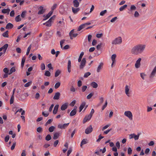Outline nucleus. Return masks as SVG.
Masks as SVG:
<instances>
[{
	"instance_id": "obj_1",
	"label": "nucleus",
	"mask_w": 156,
	"mask_h": 156,
	"mask_svg": "<svg viewBox=\"0 0 156 156\" xmlns=\"http://www.w3.org/2000/svg\"><path fill=\"white\" fill-rule=\"evenodd\" d=\"M145 45L138 44L134 46L131 49V53L135 55H138L141 54L144 50Z\"/></svg>"
},
{
	"instance_id": "obj_2",
	"label": "nucleus",
	"mask_w": 156,
	"mask_h": 156,
	"mask_svg": "<svg viewBox=\"0 0 156 156\" xmlns=\"http://www.w3.org/2000/svg\"><path fill=\"white\" fill-rule=\"evenodd\" d=\"M122 38L120 37H119L112 41V44L115 45L120 44L122 43Z\"/></svg>"
},
{
	"instance_id": "obj_3",
	"label": "nucleus",
	"mask_w": 156,
	"mask_h": 156,
	"mask_svg": "<svg viewBox=\"0 0 156 156\" xmlns=\"http://www.w3.org/2000/svg\"><path fill=\"white\" fill-rule=\"evenodd\" d=\"M124 115L127 117L130 120L133 119V115L132 112L129 111H126L124 112Z\"/></svg>"
},
{
	"instance_id": "obj_4",
	"label": "nucleus",
	"mask_w": 156,
	"mask_h": 156,
	"mask_svg": "<svg viewBox=\"0 0 156 156\" xmlns=\"http://www.w3.org/2000/svg\"><path fill=\"white\" fill-rule=\"evenodd\" d=\"M80 65L79 66L80 69H83L85 66L86 61L85 58H83L80 62Z\"/></svg>"
},
{
	"instance_id": "obj_5",
	"label": "nucleus",
	"mask_w": 156,
	"mask_h": 156,
	"mask_svg": "<svg viewBox=\"0 0 156 156\" xmlns=\"http://www.w3.org/2000/svg\"><path fill=\"white\" fill-rule=\"evenodd\" d=\"M130 87L129 86L126 85L125 87V92L126 95L128 97H129L130 94L131 92L130 90Z\"/></svg>"
},
{
	"instance_id": "obj_6",
	"label": "nucleus",
	"mask_w": 156,
	"mask_h": 156,
	"mask_svg": "<svg viewBox=\"0 0 156 156\" xmlns=\"http://www.w3.org/2000/svg\"><path fill=\"white\" fill-rule=\"evenodd\" d=\"M116 57V55L115 54H114L112 55L111 59L112 61V63L111 65V66L112 67H113L114 66V64H115L116 62V60L115 59Z\"/></svg>"
},
{
	"instance_id": "obj_7",
	"label": "nucleus",
	"mask_w": 156,
	"mask_h": 156,
	"mask_svg": "<svg viewBox=\"0 0 156 156\" xmlns=\"http://www.w3.org/2000/svg\"><path fill=\"white\" fill-rule=\"evenodd\" d=\"M74 30H71L69 33V35L71 39H73V37H76L78 35L77 33H73Z\"/></svg>"
},
{
	"instance_id": "obj_8",
	"label": "nucleus",
	"mask_w": 156,
	"mask_h": 156,
	"mask_svg": "<svg viewBox=\"0 0 156 156\" xmlns=\"http://www.w3.org/2000/svg\"><path fill=\"white\" fill-rule=\"evenodd\" d=\"M141 59L140 58H139L136 61L135 64V67L136 68L138 69L140 67V62Z\"/></svg>"
},
{
	"instance_id": "obj_9",
	"label": "nucleus",
	"mask_w": 156,
	"mask_h": 156,
	"mask_svg": "<svg viewBox=\"0 0 156 156\" xmlns=\"http://www.w3.org/2000/svg\"><path fill=\"white\" fill-rule=\"evenodd\" d=\"M92 116L91 115H88L86 116L83 119V122L85 123L87 121H88L90 120Z\"/></svg>"
},
{
	"instance_id": "obj_10",
	"label": "nucleus",
	"mask_w": 156,
	"mask_h": 156,
	"mask_svg": "<svg viewBox=\"0 0 156 156\" xmlns=\"http://www.w3.org/2000/svg\"><path fill=\"white\" fill-rule=\"evenodd\" d=\"M93 131V128L91 125L88 127L85 130V133L86 134H88L91 133Z\"/></svg>"
},
{
	"instance_id": "obj_11",
	"label": "nucleus",
	"mask_w": 156,
	"mask_h": 156,
	"mask_svg": "<svg viewBox=\"0 0 156 156\" xmlns=\"http://www.w3.org/2000/svg\"><path fill=\"white\" fill-rule=\"evenodd\" d=\"M52 11H50L46 15H43V17H44V18L43 19V20H45L48 19L52 15Z\"/></svg>"
},
{
	"instance_id": "obj_12",
	"label": "nucleus",
	"mask_w": 156,
	"mask_h": 156,
	"mask_svg": "<svg viewBox=\"0 0 156 156\" xmlns=\"http://www.w3.org/2000/svg\"><path fill=\"white\" fill-rule=\"evenodd\" d=\"M156 73V66L154 67V69L153 70L152 72H151L150 75V78H152L153 77Z\"/></svg>"
},
{
	"instance_id": "obj_13",
	"label": "nucleus",
	"mask_w": 156,
	"mask_h": 156,
	"mask_svg": "<svg viewBox=\"0 0 156 156\" xmlns=\"http://www.w3.org/2000/svg\"><path fill=\"white\" fill-rule=\"evenodd\" d=\"M53 22L49 19L46 23H44L43 24L47 27H50L51 26V24Z\"/></svg>"
},
{
	"instance_id": "obj_14",
	"label": "nucleus",
	"mask_w": 156,
	"mask_h": 156,
	"mask_svg": "<svg viewBox=\"0 0 156 156\" xmlns=\"http://www.w3.org/2000/svg\"><path fill=\"white\" fill-rule=\"evenodd\" d=\"M46 9L42 6H40V14H43L46 11Z\"/></svg>"
},
{
	"instance_id": "obj_15",
	"label": "nucleus",
	"mask_w": 156,
	"mask_h": 156,
	"mask_svg": "<svg viewBox=\"0 0 156 156\" xmlns=\"http://www.w3.org/2000/svg\"><path fill=\"white\" fill-rule=\"evenodd\" d=\"M103 63L102 62L100 63L97 69V71L98 73H99L100 71L103 67Z\"/></svg>"
},
{
	"instance_id": "obj_16",
	"label": "nucleus",
	"mask_w": 156,
	"mask_h": 156,
	"mask_svg": "<svg viewBox=\"0 0 156 156\" xmlns=\"http://www.w3.org/2000/svg\"><path fill=\"white\" fill-rule=\"evenodd\" d=\"M68 104L67 103L63 104L61 107V110L62 111H64L66 110L68 107Z\"/></svg>"
},
{
	"instance_id": "obj_17",
	"label": "nucleus",
	"mask_w": 156,
	"mask_h": 156,
	"mask_svg": "<svg viewBox=\"0 0 156 156\" xmlns=\"http://www.w3.org/2000/svg\"><path fill=\"white\" fill-rule=\"evenodd\" d=\"M60 94L59 92H57L55 93L53 97V99L54 100H58L59 99Z\"/></svg>"
},
{
	"instance_id": "obj_18",
	"label": "nucleus",
	"mask_w": 156,
	"mask_h": 156,
	"mask_svg": "<svg viewBox=\"0 0 156 156\" xmlns=\"http://www.w3.org/2000/svg\"><path fill=\"white\" fill-rule=\"evenodd\" d=\"M74 6L76 8L78 7L79 5V2L77 0H74L73 2Z\"/></svg>"
},
{
	"instance_id": "obj_19",
	"label": "nucleus",
	"mask_w": 156,
	"mask_h": 156,
	"mask_svg": "<svg viewBox=\"0 0 156 156\" xmlns=\"http://www.w3.org/2000/svg\"><path fill=\"white\" fill-rule=\"evenodd\" d=\"M71 62L70 60H69L68 62L67 69L69 73H70L71 72Z\"/></svg>"
},
{
	"instance_id": "obj_20",
	"label": "nucleus",
	"mask_w": 156,
	"mask_h": 156,
	"mask_svg": "<svg viewBox=\"0 0 156 156\" xmlns=\"http://www.w3.org/2000/svg\"><path fill=\"white\" fill-rule=\"evenodd\" d=\"M13 27V25L10 23H8L6 26L5 28L7 29H11Z\"/></svg>"
},
{
	"instance_id": "obj_21",
	"label": "nucleus",
	"mask_w": 156,
	"mask_h": 156,
	"mask_svg": "<svg viewBox=\"0 0 156 156\" xmlns=\"http://www.w3.org/2000/svg\"><path fill=\"white\" fill-rule=\"evenodd\" d=\"M10 11V9H4L2 10V12L3 13H7V14H9Z\"/></svg>"
},
{
	"instance_id": "obj_22",
	"label": "nucleus",
	"mask_w": 156,
	"mask_h": 156,
	"mask_svg": "<svg viewBox=\"0 0 156 156\" xmlns=\"http://www.w3.org/2000/svg\"><path fill=\"white\" fill-rule=\"evenodd\" d=\"M90 86L93 88H97L98 87V84L95 82H93L90 83Z\"/></svg>"
},
{
	"instance_id": "obj_23",
	"label": "nucleus",
	"mask_w": 156,
	"mask_h": 156,
	"mask_svg": "<svg viewBox=\"0 0 156 156\" xmlns=\"http://www.w3.org/2000/svg\"><path fill=\"white\" fill-rule=\"evenodd\" d=\"M58 106L59 105H56L55 106L53 112L54 114H56L57 113L58 108Z\"/></svg>"
},
{
	"instance_id": "obj_24",
	"label": "nucleus",
	"mask_w": 156,
	"mask_h": 156,
	"mask_svg": "<svg viewBox=\"0 0 156 156\" xmlns=\"http://www.w3.org/2000/svg\"><path fill=\"white\" fill-rule=\"evenodd\" d=\"M79 10L80 9L79 8H75L74 7H72V11L74 14H76Z\"/></svg>"
},
{
	"instance_id": "obj_25",
	"label": "nucleus",
	"mask_w": 156,
	"mask_h": 156,
	"mask_svg": "<svg viewBox=\"0 0 156 156\" xmlns=\"http://www.w3.org/2000/svg\"><path fill=\"white\" fill-rule=\"evenodd\" d=\"M86 105V103L84 102H83L80 105L79 108V112H80L84 108Z\"/></svg>"
},
{
	"instance_id": "obj_26",
	"label": "nucleus",
	"mask_w": 156,
	"mask_h": 156,
	"mask_svg": "<svg viewBox=\"0 0 156 156\" xmlns=\"http://www.w3.org/2000/svg\"><path fill=\"white\" fill-rule=\"evenodd\" d=\"M60 133L59 132L55 133H54L53 136V139L54 140L57 139L59 136Z\"/></svg>"
},
{
	"instance_id": "obj_27",
	"label": "nucleus",
	"mask_w": 156,
	"mask_h": 156,
	"mask_svg": "<svg viewBox=\"0 0 156 156\" xmlns=\"http://www.w3.org/2000/svg\"><path fill=\"white\" fill-rule=\"evenodd\" d=\"M8 47V44H5L3 47L2 48V50H3V51L4 53H5L6 51V50Z\"/></svg>"
},
{
	"instance_id": "obj_28",
	"label": "nucleus",
	"mask_w": 156,
	"mask_h": 156,
	"mask_svg": "<svg viewBox=\"0 0 156 156\" xmlns=\"http://www.w3.org/2000/svg\"><path fill=\"white\" fill-rule=\"evenodd\" d=\"M87 139H83L81 141L80 144V147H82V145L83 144H86L87 143Z\"/></svg>"
},
{
	"instance_id": "obj_29",
	"label": "nucleus",
	"mask_w": 156,
	"mask_h": 156,
	"mask_svg": "<svg viewBox=\"0 0 156 156\" xmlns=\"http://www.w3.org/2000/svg\"><path fill=\"white\" fill-rule=\"evenodd\" d=\"M84 53L83 52H82L81 53L78 59V62H81V61L82 60L81 59H82V58L83 55H84Z\"/></svg>"
},
{
	"instance_id": "obj_30",
	"label": "nucleus",
	"mask_w": 156,
	"mask_h": 156,
	"mask_svg": "<svg viewBox=\"0 0 156 156\" xmlns=\"http://www.w3.org/2000/svg\"><path fill=\"white\" fill-rule=\"evenodd\" d=\"M16 71V69L15 67L12 68L10 69L9 72L8 73L9 75L11 74L12 73Z\"/></svg>"
},
{
	"instance_id": "obj_31",
	"label": "nucleus",
	"mask_w": 156,
	"mask_h": 156,
	"mask_svg": "<svg viewBox=\"0 0 156 156\" xmlns=\"http://www.w3.org/2000/svg\"><path fill=\"white\" fill-rule=\"evenodd\" d=\"M127 5H125L121 6L119 9L120 11H123L127 7Z\"/></svg>"
},
{
	"instance_id": "obj_32",
	"label": "nucleus",
	"mask_w": 156,
	"mask_h": 156,
	"mask_svg": "<svg viewBox=\"0 0 156 156\" xmlns=\"http://www.w3.org/2000/svg\"><path fill=\"white\" fill-rule=\"evenodd\" d=\"M25 59L26 57H23L22 59L21 63V66L22 67H23L24 66V64L25 62Z\"/></svg>"
},
{
	"instance_id": "obj_33",
	"label": "nucleus",
	"mask_w": 156,
	"mask_h": 156,
	"mask_svg": "<svg viewBox=\"0 0 156 156\" xmlns=\"http://www.w3.org/2000/svg\"><path fill=\"white\" fill-rule=\"evenodd\" d=\"M57 6V4H54L51 7V11H52V13H53L54 10L56 8Z\"/></svg>"
},
{
	"instance_id": "obj_34",
	"label": "nucleus",
	"mask_w": 156,
	"mask_h": 156,
	"mask_svg": "<svg viewBox=\"0 0 156 156\" xmlns=\"http://www.w3.org/2000/svg\"><path fill=\"white\" fill-rule=\"evenodd\" d=\"M76 111L75 110H73L70 113V115L71 116H74L76 114Z\"/></svg>"
},
{
	"instance_id": "obj_35",
	"label": "nucleus",
	"mask_w": 156,
	"mask_h": 156,
	"mask_svg": "<svg viewBox=\"0 0 156 156\" xmlns=\"http://www.w3.org/2000/svg\"><path fill=\"white\" fill-rule=\"evenodd\" d=\"M25 99V97L23 94L21 95L19 98V100L21 101H23Z\"/></svg>"
},
{
	"instance_id": "obj_36",
	"label": "nucleus",
	"mask_w": 156,
	"mask_h": 156,
	"mask_svg": "<svg viewBox=\"0 0 156 156\" xmlns=\"http://www.w3.org/2000/svg\"><path fill=\"white\" fill-rule=\"evenodd\" d=\"M8 31L7 30L4 33L2 34V36L3 37H8L9 35L8 34Z\"/></svg>"
},
{
	"instance_id": "obj_37",
	"label": "nucleus",
	"mask_w": 156,
	"mask_h": 156,
	"mask_svg": "<svg viewBox=\"0 0 156 156\" xmlns=\"http://www.w3.org/2000/svg\"><path fill=\"white\" fill-rule=\"evenodd\" d=\"M15 20L17 22H20L21 20V19L20 17V15H18L16 17Z\"/></svg>"
},
{
	"instance_id": "obj_38",
	"label": "nucleus",
	"mask_w": 156,
	"mask_h": 156,
	"mask_svg": "<svg viewBox=\"0 0 156 156\" xmlns=\"http://www.w3.org/2000/svg\"><path fill=\"white\" fill-rule=\"evenodd\" d=\"M55 128L54 126H52L50 127L48 129L49 131L50 132H53Z\"/></svg>"
},
{
	"instance_id": "obj_39",
	"label": "nucleus",
	"mask_w": 156,
	"mask_h": 156,
	"mask_svg": "<svg viewBox=\"0 0 156 156\" xmlns=\"http://www.w3.org/2000/svg\"><path fill=\"white\" fill-rule=\"evenodd\" d=\"M14 100V96L12 95L10 101V104H12L13 103Z\"/></svg>"
},
{
	"instance_id": "obj_40",
	"label": "nucleus",
	"mask_w": 156,
	"mask_h": 156,
	"mask_svg": "<svg viewBox=\"0 0 156 156\" xmlns=\"http://www.w3.org/2000/svg\"><path fill=\"white\" fill-rule=\"evenodd\" d=\"M44 75L46 76L49 77L51 76V73L49 71H46L44 73Z\"/></svg>"
},
{
	"instance_id": "obj_41",
	"label": "nucleus",
	"mask_w": 156,
	"mask_h": 156,
	"mask_svg": "<svg viewBox=\"0 0 156 156\" xmlns=\"http://www.w3.org/2000/svg\"><path fill=\"white\" fill-rule=\"evenodd\" d=\"M60 85V82H58L55 83V88L56 89L58 88Z\"/></svg>"
},
{
	"instance_id": "obj_42",
	"label": "nucleus",
	"mask_w": 156,
	"mask_h": 156,
	"mask_svg": "<svg viewBox=\"0 0 156 156\" xmlns=\"http://www.w3.org/2000/svg\"><path fill=\"white\" fill-rule=\"evenodd\" d=\"M107 11L106 10H105L101 12L100 15L101 16H103L105 13H106Z\"/></svg>"
},
{
	"instance_id": "obj_43",
	"label": "nucleus",
	"mask_w": 156,
	"mask_h": 156,
	"mask_svg": "<svg viewBox=\"0 0 156 156\" xmlns=\"http://www.w3.org/2000/svg\"><path fill=\"white\" fill-rule=\"evenodd\" d=\"M32 84V82L31 81H29L27 83L25 84L24 85V86L25 87H29Z\"/></svg>"
},
{
	"instance_id": "obj_44",
	"label": "nucleus",
	"mask_w": 156,
	"mask_h": 156,
	"mask_svg": "<svg viewBox=\"0 0 156 156\" xmlns=\"http://www.w3.org/2000/svg\"><path fill=\"white\" fill-rule=\"evenodd\" d=\"M60 72H61L59 70H57L55 73V77H57L60 74Z\"/></svg>"
},
{
	"instance_id": "obj_45",
	"label": "nucleus",
	"mask_w": 156,
	"mask_h": 156,
	"mask_svg": "<svg viewBox=\"0 0 156 156\" xmlns=\"http://www.w3.org/2000/svg\"><path fill=\"white\" fill-rule=\"evenodd\" d=\"M26 13L27 12L26 11H24L22 12L21 15V17L23 18H24L26 16Z\"/></svg>"
},
{
	"instance_id": "obj_46",
	"label": "nucleus",
	"mask_w": 156,
	"mask_h": 156,
	"mask_svg": "<svg viewBox=\"0 0 156 156\" xmlns=\"http://www.w3.org/2000/svg\"><path fill=\"white\" fill-rule=\"evenodd\" d=\"M31 48V45H30L29 46L28 48H27V52H26V55H28L29 54V52H30V49Z\"/></svg>"
},
{
	"instance_id": "obj_47",
	"label": "nucleus",
	"mask_w": 156,
	"mask_h": 156,
	"mask_svg": "<svg viewBox=\"0 0 156 156\" xmlns=\"http://www.w3.org/2000/svg\"><path fill=\"white\" fill-rule=\"evenodd\" d=\"M91 74V73L89 72H88L85 73L83 77L84 78H87Z\"/></svg>"
},
{
	"instance_id": "obj_48",
	"label": "nucleus",
	"mask_w": 156,
	"mask_h": 156,
	"mask_svg": "<svg viewBox=\"0 0 156 156\" xmlns=\"http://www.w3.org/2000/svg\"><path fill=\"white\" fill-rule=\"evenodd\" d=\"M51 136L50 134L48 135L45 137V140L47 141H49L51 139Z\"/></svg>"
},
{
	"instance_id": "obj_49",
	"label": "nucleus",
	"mask_w": 156,
	"mask_h": 156,
	"mask_svg": "<svg viewBox=\"0 0 156 156\" xmlns=\"http://www.w3.org/2000/svg\"><path fill=\"white\" fill-rule=\"evenodd\" d=\"M98 137V138L96 140V142H99L100 141L101 139L104 138V137L101 136V135H100Z\"/></svg>"
},
{
	"instance_id": "obj_50",
	"label": "nucleus",
	"mask_w": 156,
	"mask_h": 156,
	"mask_svg": "<svg viewBox=\"0 0 156 156\" xmlns=\"http://www.w3.org/2000/svg\"><path fill=\"white\" fill-rule=\"evenodd\" d=\"M87 88V86L84 85L82 86V92H84L86 89Z\"/></svg>"
},
{
	"instance_id": "obj_51",
	"label": "nucleus",
	"mask_w": 156,
	"mask_h": 156,
	"mask_svg": "<svg viewBox=\"0 0 156 156\" xmlns=\"http://www.w3.org/2000/svg\"><path fill=\"white\" fill-rule=\"evenodd\" d=\"M139 134H138L137 135H136L134 134V140H138L139 139Z\"/></svg>"
},
{
	"instance_id": "obj_52",
	"label": "nucleus",
	"mask_w": 156,
	"mask_h": 156,
	"mask_svg": "<svg viewBox=\"0 0 156 156\" xmlns=\"http://www.w3.org/2000/svg\"><path fill=\"white\" fill-rule=\"evenodd\" d=\"M93 94H94L93 93H90V94H88L87 96V98L88 99H90L93 96Z\"/></svg>"
},
{
	"instance_id": "obj_53",
	"label": "nucleus",
	"mask_w": 156,
	"mask_h": 156,
	"mask_svg": "<svg viewBox=\"0 0 156 156\" xmlns=\"http://www.w3.org/2000/svg\"><path fill=\"white\" fill-rule=\"evenodd\" d=\"M83 26V25L82 24L80 25L78 28L77 29V31H80L82 29H83V28H84V27Z\"/></svg>"
},
{
	"instance_id": "obj_54",
	"label": "nucleus",
	"mask_w": 156,
	"mask_h": 156,
	"mask_svg": "<svg viewBox=\"0 0 156 156\" xmlns=\"http://www.w3.org/2000/svg\"><path fill=\"white\" fill-rule=\"evenodd\" d=\"M41 68L42 70H44L45 69V66L44 64V63H42L41 64Z\"/></svg>"
},
{
	"instance_id": "obj_55",
	"label": "nucleus",
	"mask_w": 156,
	"mask_h": 156,
	"mask_svg": "<svg viewBox=\"0 0 156 156\" xmlns=\"http://www.w3.org/2000/svg\"><path fill=\"white\" fill-rule=\"evenodd\" d=\"M140 75L141 77L143 80H144L145 77L146 76V75L143 73H140Z\"/></svg>"
},
{
	"instance_id": "obj_56",
	"label": "nucleus",
	"mask_w": 156,
	"mask_h": 156,
	"mask_svg": "<svg viewBox=\"0 0 156 156\" xmlns=\"http://www.w3.org/2000/svg\"><path fill=\"white\" fill-rule=\"evenodd\" d=\"M132 150L131 148L129 147L128 148V153L129 154H132Z\"/></svg>"
},
{
	"instance_id": "obj_57",
	"label": "nucleus",
	"mask_w": 156,
	"mask_h": 156,
	"mask_svg": "<svg viewBox=\"0 0 156 156\" xmlns=\"http://www.w3.org/2000/svg\"><path fill=\"white\" fill-rule=\"evenodd\" d=\"M9 139V135H7L5 137V142H7L8 141Z\"/></svg>"
},
{
	"instance_id": "obj_58",
	"label": "nucleus",
	"mask_w": 156,
	"mask_h": 156,
	"mask_svg": "<svg viewBox=\"0 0 156 156\" xmlns=\"http://www.w3.org/2000/svg\"><path fill=\"white\" fill-rule=\"evenodd\" d=\"M110 124H108V125H106L105 126H104V127H103L102 128V131H103L104 130H105V129L107 128L108 127H109L110 126Z\"/></svg>"
},
{
	"instance_id": "obj_59",
	"label": "nucleus",
	"mask_w": 156,
	"mask_h": 156,
	"mask_svg": "<svg viewBox=\"0 0 156 156\" xmlns=\"http://www.w3.org/2000/svg\"><path fill=\"white\" fill-rule=\"evenodd\" d=\"M91 24V23L90 22H88L86 23H84V24H83V27L84 28L86 27L87 25H90Z\"/></svg>"
},
{
	"instance_id": "obj_60",
	"label": "nucleus",
	"mask_w": 156,
	"mask_h": 156,
	"mask_svg": "<svg viewBox=\"0 0 156 156\" xmlns=\"http://www.w3.org/2000/svg\"><path fill=\"white\" fill-rule=\"evenodd\" d=\"M3 72L5 73H9V70L7 68H5L3 69Z\"/></svg>"
},
{
	"instance_id": "obj_61",
	"label": "nucleus",
	"mask_w": 156,
	"mask_h": 156,
	"mask_svg": "<svg viewBox=\"0 0 156 156\" xmlns=\"http://www.w3.org/2000/svg\"><path fill=\"white\" fill-rule=\"evenodd\" d=\"M42 115L44 117H47L49 113L48 112H42Z\"/></svg>"
},
{
	"instance_id": "obj_62",
	"label": "nucleus",
	"mask_w": 156,
	"mask_h": 156,
	"mask_svg": "<svg viewBox=\"0 0 156 156\" xmlns=\"http://www.w3.org/2000/svg\"><path fill=\"white\" fill-rule=\"evenodd\" d=\"M16 142H14L13 143L12 146L11 147V150H12L14 149L15 147L16 146Z\"/></svg>"
},
{
	"instance_id": "obj_63",
	"label": "nucleus",
	"mask_w": 156,
	"mask_h": 156,
	"mask_svg": "<svg viewBox=\"0 0 156 156\" xmlns=\"http://www.w3.org/2000/svg\"><path fill=\"white\" fill-rule=\"evenodd\" d=\"M130 9L132 11L135 10L136 9V7L134 5H132L131 6Z\"/></svg>"
},
{
	"instance_id": "obj_64",
	"label": "nucleus",
	"mask_w": 156,
	"mask_h": 156,
	"mask_svg": "<svg viewBox=\"0 0 156 156\" xmlns=\"http://www.w3.org/2000/svg\"><path fill=\"white\" fill-rule=\"evenodd\" d=\"M15 12L14 10L12 11L10 13V16L11 17H13L14 16Z\"/></svg>"
}]
</instances>
